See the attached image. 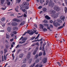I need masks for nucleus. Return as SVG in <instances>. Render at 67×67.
I'll use <instances>...</instances> for the list:
<instances>
[{
	"mask_svg": "<svg viewBox=\"0 0 67 67\" xmlns=\"http://www.w3.org/2000/svg\"><path fill=\"white\" fill-rule=\"evenodd\" d=\"M39 43L38 42H37L35 43V45H37V46H39Z\"/></svg>",
	"mask_w": 67,
	"mask_h": 67,
	"instance_id": "nucleus-49",
	"label": "nucleus"
},
{
	"mask_svg": "<svg viewBox=\"0 0 67 67\" xmlns=\"http://www.w3.org/2000/svg\"><path fill=\"white\" fill-rule=\"evenodd\" d=\"M43 22L44 23H48V22H47V21L46 20H45L43 21Z\"/></svg>",
	"mask_w": 67,
	"mask_h": 67,
	"instance_id": "nucleus-44",
	"label": "nucleus"
},
{
	"mask_svg": "<svg viewBox=\"0 0 67 67\" xmlns=\"http://www.w3.org/2000/svg\"><path fill=\"white\" fill-rule=\"evenodd\" d=\"M33 31L34 32V33H35V34H38V32H36V31H37V30H35L34 29H33Z\"/></svg>",
	"mask_w": 67,
	"mask_h": 67,
	"instance_id": "nucleus-14",
	"label": "nucleus"
},
{
	"mask_svg": "<svg viewBox=\"0 0 67 67\" xmlns=\"http://www.w3.org/2000/svg\"><path fill=\"white\" fill-rule=\"evenodd\" d=\"M43 65L42 64H40L39 65V67H43Z\"/></svg>",
	"mask_w": 67,
	"mask_h": 67,
	"instance_id": "nucleus-57",
	"label": "nucleus"
},
{
	"mask_svg": "<svg viewBox=\"0 0 67 67\" xmlns=\"http://www.w3.org/2000/svg\"><path fill=\"white\" fill-rule=\"evenodd\" d=\"M13 33H14V34H16V33H17V32H16L15 31H14L13 32Z\"/></svg>",
	"mask_w": 67,
	"mask_h": 67,
	"instance_id": "nucleus-50",
	"label": "nucleus"
},
{
	"mask_svg": "<svg viewBox=\"0 0 67 67\" xmlns=\"http://www.w3.org/2000/svg\"><path fill=\"white\" fill-rule=\"evenodd\" d=\"M36 63H34L33 64L31 65V66H30V67H34V66H35V64Z\"/></svg>",
	"mask_w": 67,
	"mask_h": 67,
	"instance_id": "nucleus-38",
	"label": "nucleus"
},
{
	"mask_svg": "<svg viewBox=\"0 0 67 67\" xmlns=\"http://www.w3.org/2000/svg\"><path fill=\"white\" fill-rule=\"evenodd\" d=\"M26 66V64H24L21 67H25Z\"/></svg>",
	"mask_w": 67,
	"mask_h": 67,
	"instance_id": "nucleus-52",
	"label": "nucleus"
},
{
	"mask_svg": "<svg viewBox=\"0 0 67 67\" xmlns=\"http://www.w3.org/2000/svg\"><path fill=\"white\" fill-rule=\"evenodd\" d=\"M38 57V55L36 54V55H35V58H36V59H37Z\"/></svg>",
	"mask_w": 67,
	"mask_h": 67,
	"instance_id": "nucleus-42",
	"label": "nucleus"
},
{
	"mask_svg": "<svg viewBox=\"0 0 67 67\" xmlns=\"http://www.w3.org/2000/svg\"><path fill=\"white\" fill-rule=\"evenodd\" d=\"M54 25L56 27H57V26L59 25V24L57 23V21L56 20H54L53 23Z\"/></svg>",
	"mask_w": 67,
	"mask_h": 67,
	"instance_id": "nucleus-3",
	"label": "nucleus"
},
{
	"mask_svg": "<svg viewBox=\"0 0 67 67\" xmlns=\"http://www.w3.org/2000/svg\"><path fill=\"white\" fill-rule=\"evenodd\" d=\"M44 44H43V46H42V51H44V47L45 45H46V42H44Z\"/></svg>",
	"mask_w": 67,
	"mask_h": 67,
	"instance_id": "nucleus-11",
	"label": "nucleus"
},
{
	"mask_svg": "<svg viewBox=\"0 0 67 67\" xmlns=\"http://www.w3.org/2000/svg\"><path fill=\"white\" fill-rule=\"evenodd\" d=\"M2 26L3 27H4L5 26V24H2Z\"/></svg>",
	"mask_w": 67,
	"mask_h": 67,
	"instance_id": "nucleus-62",
	"label": "nucleus"
},
{
	"mask_svg": "<svg viewBox=\"0 0 67 67\" xmlns=\"http://www.w3.org/2000/svg\"><path fill=\"white\" fill-rule=\"evenodd\" d=\"M35 62L36 63H38L39 62V59H36V60Z\"/></svg>",
	"mask_w": 67,
	"mask_h": 67,
	"instance_id": "nucleus-35",
	"label": "nucleus"
},
{
	"mask_svg": "<svg viewBox=\"0 0 67 67\" xmlns=\"http://www.w3.org/2000/svg\"><path fill=\"white\" fill-rule=\"evenodd\" d=\"M53 9L54 10H55V11H60V7L57 6V5H54L53 8Z\"/></svg>",
	"mask_w": 67,
	"mask_h": 67,
	"instance_id": "nucleus-2",
	"label": "nucleus"
},
{
	"mask_svg": "<svg viewBox=\"0 0 67 67\" xmlns=\"http://www.w3.org/2000/svg\"><path fill=\"white\" fill-rule=\"evenodd\" d=\"M13 38H12L10 40V42H13Z\"/></svg>",
	"mask_w": 67,
	"mask_h": 67,
	"instance_id": "nucleus-64",
	"label": "nucleus"
},
{
	"mask_svg": "<svg viewBox=\"0 0 67 67\" xmlns=\"http://www.w3.org/2000/svg\"><path fill=\"white\" fill-rule=\"evenodd\" d=\"M23 16V14L22 15L20 16H17V18H22V17Z\"/></svg>",
	"mask_w": 67,
	"mask_h": 67,
	"instance_id": "nucleus-43",
	"label": "nucleus"
},
{
	"mask_svg": "<svg viewBox=\"0 0 67 67\" xmlns=\"http://www.w3.org/2000/svg\"><path fill=\"white\" fill-rule=\"evenodd\" d=\"M21 0H17L16 1H17V3H19L21 2Z\"/></svg>",
	"mask_w": 67,
	"mask_h": 67,
	"instance_id": "nucleus-41",
	"label": "nucleus"
},
{
	"mask_svg": "<svg viewBox=\"0 0 67 67\" xmlns=\"http://www.w3.org/2000/svg\"><path fill=\"white\" fill-rule=\"evenodd\" d=\"M4 53L5 54V53H6L7 52V49H5L4 50Z\"/></svg>",
	"mask_w": 67,
	"mask_h": 67,
	"instance_id": "nucleus-48",
	"label": "nucleus"
},
{
	"mask_svg": "<svg viewBox=\"0 0 67 67\" xmlns=\"http://www.w3.org/2000/svg\"><path fill=\"white\" fill-rule=\"evenodd\" d=\"M42 40H43V38H41V39H40V40H35V41H32V43H33V42H36V41H38V42H40V41H42Z\"/></svg>",
	"mask_w": 67,
	"mask_h": 67,
	"instance_id": "nucleus-12",
	"label": "nucleus"
},
{
	"mask_svg": "<svg viewBox=\"0 0 67 67\" xmlns=\"http://www.w3.org/2000/svg\"><path fill=\"white\" fill-rule=\"evenodd\" d=\"M12 25L13 26H16V25H17V23L16 22H13L12 23Z\"/></svg>",
	"mask_w": 67,
	"mask_h": 67,
	"instance_id": "nucleus-9",
	"label": "nucleus"
},
{
	"mask_svg": "<svg viewBox=\"0 0 67 67\" xmlns=\"http://www.w3.org/2000/svg\"><path fill=\"white\" fill-rule=\"evenodd\" d=\"M4 0H1V4H3L4 2Z\"/></svg>",
	"mask_w": 67,
	"mask_h": 67,
	"instance_id": "nucleus-23",
	"label": "nucleus"
},
{
	"mask_svg": "<svg viewBox=\"0 0 67 67\" xmlns=\"http://www.w3.org/2000/svg\"><path fill=\"white\" fill-rule=\"evenodd\" d=\"M49 1L48 0H47L46 1V2L47 3H49Z\"/></svg>",
	"mask_w": 67,
	"mask_h": 67,
	"instance_id": "nucleus-63",
	"label": "nucleus"
},
{
	"mask_svg": "<svg viewBox=\"0 0 67 67\" xmlns=\"http://www.w3.org/2000/svg\"><path fill=\"white\" fill-rule=\"evenodd\" d=\"M31 52H29L27 55V57L28 59H29L30 58V55H31Z\"/></svg>",
	"mask_w": 67,
	"mask_h": 67,
	"instance_id": "nucleus-6",
	"label": "nucleus"
},
{
	"mask_svg": "<svg viewBox=\"0 0 67 67\" xmlns=\"http://www.w3.org/2000/svg\"><path fill=\"white\" fill-rule=\"evenodd\" d=\"M46 55V53H45V52L44 51L43 52V55L44 56V55Z\"/></svg>",
	"mask_w": 67,
	"mask_h": 67,
	"instance_id": "nucleus-58",
	"label": "nucleus"
},
{
	"mask_svg": "<svg viewBox=\"0 0 67 67\" xmlns=\"http://www.w3.org/2000/svg\"><path fill=\"white\" fill-rule=\"evenodd\" d=\"M13 30H18V28L16 27H14L13 28Z\"/></svg>",
	"mask_w": 67,
	"mask_h": 67,
	"instance_id": "nucleus-20",
	"label": "nucleus"
},
{
	"mask_svg": "<svg viewBox=\"0 0 67 67\" xmlns=\"http://www.w3.org/2000/svg\"><path fill=\"white\" fill-rule=\"evenodd\" d=\"M64 11L65 13H66L67 12V8L65 7L64 8Z\"/></svg>",
	"mask_w": 67,
	"mask_h": 67,
	"instance_id": "nucleus-33",
	"label": "nucleus"
},
{
	"mask_svg": "<svg viewBox=\"0 0 67 67\" xmlns=\"http://www.w3.org/2000/svg\"><path fill=\"white\" fill-rule=\"evenodd\" d=\"M0 32H4V30H0Z\"/></svg>",
	"mask_w": 67,
	"mask_h": 67,
	"instance_id": "nucleus-60",
	"label": "nucleus"
},
{
	"mask_svg": "<svg viewBox=\"0 0 67 67\" xmlns=\"http://www.w3.org/2000/svg\"><path fill=\"white\" fill-rule=\"evenodd\" d=\"M64 27V26H60L58 28V30H59V29H62V28H63Z\"/></svg>",
	"mask_w": 67,
	"mask_h": 67,
	"instance_id": "nucleus-29",
	"label": "nucleus"
},
{
	"mask_svg": "<svg viewBox=\"0 0 67 67\" xmlns=\"http://www.w3.org/2000/svg\"><path fill=\"white\" fill-rule=\"evenodd\" d=\"M58 16V14H56L55 15H54V19H56L57 18V17Z\"/></svg>",
	"mask_w": 67,
	"mask_h": 67,
	"instance_id": "nucleus-15",
	"label": "nucleus"
},
{
	"mask_svg": "<svg viewBox=\"0 0 67 67\" xmlns=\"http://www.w3.org/2000/svg\"><path fill=\"white\" fill-rule=\"evenodd\" d=\"M50 12L51 14H53L55 13H56V12L53 10L51 9L50 10Z\"/></svg>",
	"mask_w": 67,
	"mask_h": 67,
	"instance_id": "nucleus-8",
	"label": "nucleus"
},
{
	"mask_svg": "<svg viewBox=\"0 0 67 67\" xmlns=\"http://www.w3.org/2000/svg\"><path fill=\"white\" fill-rule=\"evenodd\" d=\"M23 63H25L26 62V58H24L23 60Z\"/></svg>",
	"mask_w": 67,
	"mask_h": 67,
	"instance_id": "nucleus-28",
	"label": "nucleus"
},
{
	"mask_svg": "<svg viewBox=\"0 0 67 67\" xmlns=\"http://www.w3.org/2000/svg\"><path fill=\"white\" fill-rule=\"evenodd\" d=\"M45 18L46 19H47V20H50V19H51L50 17L47 15L46 16H45Z\"/></svg>",
	"mask_w": 67,
	"mask_h": 67,
	"instance_id": "nucleus-16",
	"label": "nucleus"
},
{
	"mask_svg": "<svg viewBox=\"0 0 67 67\" xmlns=\"http://www.w3.org/2000/svg\"><path fill=\"white\" fill-rule=\"evenodd\" d=\"M43 2H44V0H40V3L41 4H42V3Z\"/></svg>",
	"mask_w": 67,
	"mask_h": 67,
	"instance_id": "nucleus-22",
	"label": "nucleus"
},
{
	"mask_svg": "<svg viewBox=\"0 0 67 67\" xmlns=\"http://www.w3.org/2000/svg\"><path fill=\"white\" fill-rule=\"evenodd\" d=\"M12 57H13V60L14 58V54H12Z\"/></svg>",
	"mask_w": 67,
	"mask_h": 67,
	"instance_id": "nucleus-51",
	"label": "nucleus"
},
{
	"mask_svg": "<svg viewBox=\"0 0 67 67\" xmlns=\"http://www.w3.org/2000/svg\"><path fill=\"white\" fill-rule=\"evenodd\" d=\"M23 57V54H21L19 55V58H22V57Z\"/></svg>",
	"mask_w": 67,
	"mask_h": 67,
	"instance_id": "nucleus-17",
	"label": "nucleus"
},
{
	"mask_svg": "<svg viewBox=\"0 0 67 67\" xmlns=\"http://www.w3.org/2000/svg\"><path fill=\"white\" fill-rule=\"evenodd\" d=\"M28 5L29 3L28 2H24L21 5L22 7L20 8V10H22L24 12H25V11H26L25 9H28L29 8V7L28 6Z\"/></svg>",
	"mask_w": 67,
	"mask_h": 67,
	"instance_id": "nucleus-1",
	"label": "nucleus"
},
{
	"mask_svg": "<svg viewBox=\"0 0 67 67\" xmlns=\"http://www.w3.org/2000/svg\"><path fill=\"white\" fill-rule=\"evenodd\" d=\"M5 18L3 17L2 19H1V20L2 22H4V20H5Z\"/></svg>",
	"mask_w": 67,
	"mask_h": 67,
	"instance_id": "nucleus-36",
	"label": "nucleus"
},
{
	"mask_svg": "<svg viewBox=\"0 0 67 67\" xmlns=\"http://www.w3.org/2000/svg\"><path fill=\"white\" fill-rule=\"evenodd\" d=\"M55 5V4L53 3H51L50 2L49 4V6L50 7H53L54 5Z\"/></svg>",
	"mask_w": 67,
	"mask_h": 67,
	"instance_id": "nucleus-4",
	"label": "nucleus"
},
{
	"mask_svg": "<svg viewBox=\"0 0 67 67\" xmlns=\"http://www.w3.org/2000/svg\"><path fill=\"white\" fill-rule=\"evenodd\" d=\"M26 33H28V34H29V32H25L24 34L23 35V36H24V35H25V34H26Z\"/></svg>",
	"mask_w": 67,
	"mask_h": 67,
	"instance_id": "nucleus-47",
	"label": "nucleus"
},
{
	"mask_svg": "<svg viewBox=\"0 0 67 67\" xmlns=\"http://www.w3.org/2000/svg\"><path fill=\"white\" fill-rule=\"evenodd\" d=\"M6 8L5 7V8H2V10H5Z\"/></svg>",
	"mask_w": 67,
	"mask_h": 67,
	"instance_id": "nucleus-56",
	"label": "nucleus"
},
{
	"mask_svg": "<svg viewBox=\"0 0 67 67\" xmlns=\"http://www.w3.org/2000/svg\"><path fill=\"white\" fill-rule=\"evenodd\" d=\"M37 51V50H35L33 53V54L34 55H35L36 54V53Z\"/></svg>",
	"mask_w": 67,
	"mask_h": 67,
	"instance_id": "nucleus-21",
	"label": "nucleus"
},
{
	"mask_svg": "<svg viewBox=\"0 0 67 67\" xmlns=\"http://www.w3.org/2000/svg\"><path fill=\"white\" fill-rule=\"evenodd\" d=\"M43 25L44 26H46L47 27H48V25L47 24H44Z\"/></svg>",
	"mask_w": 67,
	"mask_h": 67,
	"instance_id": "nucleus-39",
	"label": "nucleus"
},
{
	"mask_svg": "<svg viewBox=\"0 0 67 67\" xmlns=\"http://www.w3.org/2000/svg\"><path fill=\"white\" fill-rule=\"evenodd\" d=\"M43 12H46V10H47V9L45 8H44L43 9Z\"/></svg>",
	"mask_w": 67,
	"mask_h": 67,
	"instance_id": "nucleus-25",
	"label": "nucleus"
},
{
	"mask_svg": "<svg viewBox=\"0 0 67 67\" xmlns=\"http://www.w3.org/2000/svg\"><path fill=\"white\" fill-rule=\"evenodd\" d=\"M11 28L10 27H8L7 28V30L8 32H10L11 31Z\"/></svg>",
	"mask_w": 67,
	"mask_h": 67,
	"instance_id": "nucleus-10",
	"label": "nucleus"
},
{
	"mask_svg": "<svg viewBox=\"0 0 67 67\" xmlns=\"http://www.w3.org/2000/svg\"><path fill=\"white\" fill-rule=\"evenodd\" d=\"M34 32L33 31H32L31 32H29V35H32L33 34H34Z\"/></svg>",
	"mask_w": 67,
	"mask_h": 67,
	"instance_id": "nucleus-19",
	"label": "nucleus"
},
{
	"mask_svg": "<svg viewBox=\"0 0 67 67\" xmlns=\"http://www.w3.org/2000/svg\"><path fill=\"white\" fill-rule=\"evenodd\" d=\"M65 18L66 17H65V16H61L60 17V20H62V21H64V20L65 19Z\"/></svg>",
	"mask_w": 67,
	"mask_h": 67,
	"instance_id": "nucleus-5",
	"label": "nucleus"
},
{
	"mask_svg": "<svg viewBox=\"0 0 67 67\" xmlns=\"http://www.w3.org/2000/svg\"><path fill=\"white\" fill-rule=\"evenodd\" d=\"M7 5H10V2H7Z\"/></svg>",
	"mask_w": 67,
	"mask_h": 67,
	"instance_id": "nucleus-45",
	"label": "nucleus"
},
{
	"mask_svg": "<svg viewBox=\"0 0 67 67\" xmlns=\"http://www.w3.org/2000/svg\"><path fill=\"white\" fill-rule=\"evenodd\" d=\"M32 61V59H30L29 62L28 63H29V64H31V62Z\"/></svg>",
	"mask_w": 67,
	"mask_h": 67,
	"instance_id": "nucleus-31",
	"label": "nucleus"
},
{
	"mask_svg": "<svg viewBox=\"0 0 67 67\" xmlns=\"http://www.w3.org/2000/svg\"><path fill=\"white\" fill-rule=\"evenodd\" d=\"M57 63L58 64H59V66H61V64H60L59 62H57Z\"/></svg>",
	"mask_w": 67,
	"mask_h": 67,
	"instance_id": "nucleus-59",
	"label": "nucleus"
},
{
	"mask_svg": "<svg viewBox=\"0 0 67 67\" xmlns=\"http://www.w3.org/2000/svg\"><path fill=\"white\" fill-rule=\"evenodd\" d=\"M15 10L16 11V12H19V11L18 10V9H16V8H15Z\"/></svg>",
	"mask_w": 67,
	"mask_h": 67,
	"instance_id": "nucleus-55",
	"label": "nucleus"
},
{
	"mask_svg": "<svg viewBox=\"0 0 67 67\" xmlns=\"http://www.w3.org/2000/svg\"><path fill=\"white\" fill-rule=\"evenodd\" d=\"M64 1L66 4L67 5V0H64Z\"/></svg>",
	"mask_w": 67,
	"mask_h": 67,
	"instance_id": "nucleus-54",
	"label": "nucleus"
},
{
	"mask_svg": "<svg viewBox=\"0 0 67 67\" xmlns=\"http://www.w3.org/2000/svg\"><path fill=\"white\" fill-rule=\"evenodd\" d=\"M42 6H40L38 7V9H41L42 8Z\"/></svg>",
	"mask_w": 67,
	"mask_h": 67,
	"instance_id": "nucleus-46",
	"label": "nucleus"
},
{
	"mask_svg": "<svg viewBox=\"0 0 67 67\" xmlns=\"http://www.w3.org/2000/svg\"><path fill=\"white\" fill-rule=\"evenodd\" d=\"M47 62V58H44L43 59V64H45Z\"/></svg>",
	"mask_w": 67,
	"mask_h": 67,
	"instance_id": "nucleus-13",
	"label": "nucleus"
},
{
	"mask_svg": "<svg viewBox=\"0 0 67 67\" xmlns=\"http://www.w3.org/2000/svg\"><path fill=\"white\" fill-rule=\"evenodd\" d=\"M36 37L35 36H34L32 37L30 39V40H31V41H33L35 38Z\"/></svg>",
	"mask_w": 67,
	"mask_h": 67,
	"instance_id": "nucleus-32",
	"label": "nucleus"
},
{
	"mask_svg": "<svg viewBox=\"0 0 67 67\" xmlns=\"http://www.w3.org/2000/svg\"><path fill=\"white\" fill-rule=\"evenodd\" d=\"M13 21H16L18 22H20V20L16 19V18L14 19H13Z\"/></svg>",
	"mask_w": 67,
	"mask_h": 67,
	"instance_id": "nucleus-7",
	"label": "nucleus"
},
{
	"mask_svg": "<svg viewBox=\"0 0 67 67\" xmlns=\"http://www.w3.org/2000/svg\"><path fill=\"white\" fill-rule=\"evenodd\" d=\"M40 29H43L44 26L41 24H40Z\"/></svg>",
	"mask_w": 67,
	"mask_h": 67,
	"instance_id": "nucleus-18",
	"label": "nucleus"
},
{
	"mask_svg": "<svg viewBox=\"0 0 67 67\" xmlns=\"http://www.w3.org/2000/svg\"><path fill=\"white\" fill-rule=\"evenodd\" d=\"M42 55H43V52H40L39 54V56H42Z\"/></svg>",
	"mask_w": 67,
	"mask_h": 67,
	"instance_id": "nucleus-34",
	"label": "nucleus"
},
{
	"mask_svg": "<svg viewBox=\"0 0 67 67\" xmlns=\"http://www.w3.org/2000/svg\"><path fill=\"white\" fill-rule=\"evenodd\" d=\"M47 29H49V30L50 31H51V30H50V29L51 28V27H50L48 26V27H47Z\"/></svg>",
	"mask_w": 67,
	"mask_h": 67,
	"instance_id": "nucleus-53",
	"label": "nucleus"
},
{
	"mask_svg": "<svg viewBox=\"0 0 67 67\" xmlns=\"http://www.w3.org/2000/svg\"><path fill=\"white\" fill-rule=\"evenodd\" d=\"M27 40V38H26L24 37L22 39V41H26Z\"/></svg>",
	"mask_w": 67,
	"mask_h": 67,
	"instance_id": "nucleus-37",
	"label": "nucleus"
},
{
	"mask_svg": "<svg viewBox=\"0 0 67 67\" xmlns=\"http://www.w3.org/2000/svg\"><path fill=\"white\" fill-rule=\"evenodd\" d=\"M9 37H10V36H9V35L7 34H6V38H9Z\"/></svg>",
	"mask_w": 67,
	"mask_h": 67,
	"instance_id": "nucleus-27",
	"label": "nucleus"
},
{
	"mask_svg": "<svg viewBox=\"0 0 67 67\" xmlns=\"http://www.w3.org/2000/svg\"><path fill=\"white\" fill-rule=\"evenodd\" d=\"M21 46H22V45H19V44H18L17 46L16 47V48H17L18 47V48H19V47H20Z\"/></svg>",
	"mask_w": 67,
	"mask_h": 67,
	"instance_id": "nucleus-24",
	"label": "nucleus"
},
{
	"mask_svg": "<svg viewBox=\"0 0 67 67\" xmlns=\"http://www.w3.org/2000/svg\"><path fill=\"white\" fill-rule=\"evenodd\" d=\"M43 30L44 32H46V31H47V29L46 28H44L43 29Z\"/></svg>",
	"mask_w": 67,
	"mask_h": 67,
	"instance_id": "nucleus-40",
	"label": "nucleus"
},
{
	"mask_svg": "<svg viewBox=\"0 0 67 67\" xmlns=\"http://www.w3.org/2000/svg\"><path fill=\"white\" fill-rule=\"evenodd\" d=\"M57 21L59 23H62V21L60 19H58Z\"/></svg>",
	"mask_w": 67,
	"mask_h": 67,
	"instance_id": "nucleus-30",
	"label": "nucleus"
},
{
	"mask_svg": "<svg viewBox=\"0 0 67 67\" xmlns=\"http://www.w3.org/2000/svg\"><path fill=\"white\" fill-rule=\"evenodd\" d=\"M36 49L37 51V50H38V47H37L36 48Z\"/></svg>",
	"mask_w": 67,
	"mask_h": 67,
	"instance_id": "nucleus-61",
	"label": "nucleus"
},
{
	"mask_svg": "<svg viewBox=\"0 0 67 67\" xmlns=\"http://www.w3.org/2000/svg\"><path fill=\"white\" fill-rule=\"evenodd\" d=\"M24 24H25V22L23 21L21 23V24H20V25H23Z\"/></svg>",
	"mask_w": 67,
	"mask_h": 67,
	"instance_id": "nucleus-26",
	"label": "nucleus"
}]
</instances>
